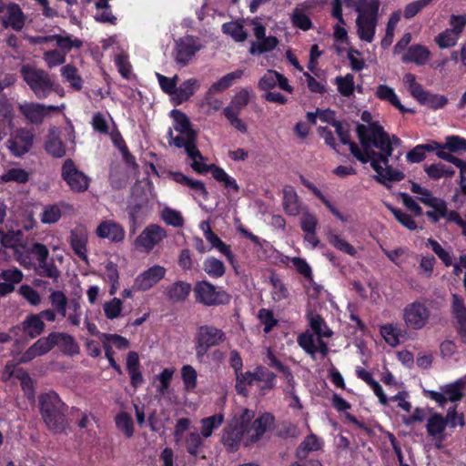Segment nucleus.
Listing matches in <instances>:
<instances>
[{
	"mask_svg": "<svg viewBox=\"0 0 466 466\" xmlns=\"http://www.w3.org/2000/svg\"><path fill=\"white\" fill-rule=\"evenodd\" d=\"M226 272L224 263L215 257L206 258V274L211 278H221Z\"/></svg>",
	"mask_w": 466,
	"mask_h": 466,
	"instance_id": "3c124183",
	"label": "nucleus"
},
{
	"mask_svg": "<svg viewBox=\"0 0 466 466\" xmlns=\"http://www.w3.org/2000/svg\"><path fill=\"white\" fill-rule=\"evenodd\" d=\"M70 246L74 253L83 261L87 262V235L83 229L70 231Z\"/></svg>",
	"mask_w": 466,
	"mask_h": 466,
	"instance_id": "412c9836",
	"label": "nucleus"
},
{
	"mask_svg": "<svg viewBox=\"0 0 466 466\" xmlns=\"http://www.w3.org/2000/svg\"><path fill=\"white\" fill-rule=\"evenodd\" d=\"M166 237V230L162 227L157 224H151L141 232L135 243L137 247L150 251Z\"/></svg>",
	"mask_w": 466,
	"mask_h": 466,
	"instance_id": "4468645a",
	"label": "nucleus"
},
{
	"mask_svg": "<svg viewBox=\"0 0 466 466\" xmlns=\"http://www.w3.org/2000/svg\"><path fill=\"white\" fill-rule=\"evenodd\" d=\"M333 127L340 142L344 145H349L350 153L361 163H370L371 165L372 156H370V149L364 148L363 150L354 142L350 141V136L340 122H334Z\"/></svg>",
	"mask_w": 466,
	"mask_h": 466,
	"instance_id": "2eb2a0df",
	"label": "nucleus"
},
{
	"mask_svg": "<svg viewBox=\"0 0 466 466\" xmlns=\"http://www.w3.org/2000/svg\"><path fill=\"white\" fill-rule=\"evenodd\" d=\"M349 6L358 12L357 34L360 40L371 43L374 40L378 24L380 0H346Z\"/></svg>",
	"mask_w": 466,
	"mask_h": 466,
	"instance_id": "39448f33",
	"label": "nucleus"
},
{
	"mask_svg": "<svg viewBox=\"0 0 466 466\" xmlns=\"http://www.w3.org/2000/svg\"><path fill=\"white\" fill-rule=\"evenodd\" d=\"M440 147L441 145L437 142L418 145L407 153L406 158L410 163H420L426 157V151L431 152Z\"/></svg>",
	"mask_w": 466,
	"mask_h": 466,
	"instance_id": "e433bc0d",
	"label": "nucleus"
},
{
	"mask_svg": "<svg viewBox=\"0 0 466 466\" xmlns=\"http://www.w3.org/2000/svg\"><path fill=\"white\" fill-rule=\"evenodd\" d=\"M270 281L272 284V299L277 302L287 299L289 293L286 285L278 278H271Z\"/></svg>",
	"mask_w": 466,
	"mask_h": 466,
	"instance_id": "13d9d810",
	"label": "nucleus"
},
{
	"mask_svg": "<svg viewBox=\"0 0 466 466\" xmlns=\"http://www.w3.org/2000/svg\"><path fill=\"white\" fill-rule=\"evenodd\" d=\"M225 34L230 35L236 42H243L247 39L248 34L238 22H229L222 25Z\"/></svg>",
	"mask_w": 466,
	"mask_h": 466,
	"instance_id": "09e8293b",
	"label": "nucleus"
},
{
	"mask_svg": "<svg viewBox=\"0 0 466 466\" xmlns=\"http://www.w3.org/2000/svg\"><path fill=\"white\" fill-rule=\"evenodd\" d=\"M459 37L460 35L451 29H446L435 38V41L441 48H448L454 46Z\"/></svg>",
	"mask_w": 466,
	"mask_h": 466,
	"instance_id": "680f3d73",
	"label": "nucleus"
},
{
	"mask_svg": "<svg viewBox=\"0 0 466 466\" xmlns=\"http://www.w3.org/2000/svg\"><path fill=\"white\" fill-rule=\"evenodd\" d=\"M19 111L30 124L40 125L45 117L51 113L58 112L59 107L57 106H46L40 103L30 102L19 105Z\"/></svg>",
	"mask_w": 466,
	"mask_h": 466,
	"instance_id": "9b49d317",
	"label": "nucleus"
},
{
	"mask_svg": "<svg viewBox=\"0 0 466 466\" xmlns=\"http://www.w3.org/2000/svg\"><path fill=\"white\" fill-rule=\"evenodd\" d=\"M440 148H447L452 152L466 151V139L458 136H449L445 138V144L441 145Z\"/></svg>",
	"mask_w": 466,
	"mask_h": 466,
	"instance_id": "774afa93",
	"label": "nucleus"
},
{
	"mask_svg": "<svg viewBox=\"0 0 466 466\" xmlns=\"http://www.w3.org/2000/svg\"><path fill=\"white\" fill-rule=\"evenodd\" d=\"M360 118L362 123L357 125L356 132L361 146L370 149L372 156L371 167L376 172L374 179L383 185L402 180L404 173L389 165L393 147L400 146V139L396 136L390 137L369 111H363Z\"/></svg>",
	"mask_w": 466,
	"mask_h": 466,
	"instance_id": "f257e3e1",
	"label": "nucleus"
},
{
	"mask_svg": "<svg viewBox=\"0 0 466 466\" xmlns=\"http://www.w3.org/2000/svg\"><path fill=\"white\" fill-rule=\"evenodd\" d=\"M5 9L6 15L2 17V25L5 28L11 27L15 31H21L25 24V15L20 5L16 3H9Z\"/></svg>",
	"mask_w": 466,
	"mask_h": 466,
	"instance_id": "6ab92c4d",
	"label": "nucleus"
},
{
	"mask_svg": "<svg viewBox=\"0 0 466 466\" xmlns=\"http://www.w3.org/2000/svg\"><path fill=\"white\" fill-rule=\"evenodd\" d=\"M279 44L275 36H267L258 41H253L250 44L249 53L251 55L263 54L273 50Z\"/></svg>",
	"mask_w": 466,
	"mask_h": 466,
	"instance_id": "58836bf2",
	"label": "nucleus"
},
{
	"mask_svg": "<svg viewBox=\"0 0 466 466\" xmlns=\"http://www.w3.org/2000/svg\"><path fill=\"white\" fill-rule=\"evenodd\" d=\"M258 87L264 91H270L279 86L280 89L292 93L293 87L289 84V80L280 73L275 70H268L265 75L258 80Z\"/></svg>",
	"mask_w": 466,
	"mask_h": 466,
	"instance_id": "a211bd4d",
	"label": "nucleus"
},
{
	"mask_svg": "<svg viewBox=\"0 0 466 466\" xmlns=\"http://www.w3.org/2000/svg\"><path fill=\"white\" fill-rule=\"evenodd\" d=\"M400 16H401L400 11H396L390 15V17L388 21V24H387L386 36L381 41L382 46H388L390 45V43L392 41V37L394 35L395 28L400 19Z\"/></svg>",
	"mask_w": 466,
	"mask_h": 466,
	"instance_id": "052dcab7",
	"label": "nucleus"
},
{
	"mask_svg": "<svg viewBox=\"0 0 466 466\" xmlns=\"http://www.w3.org/2000/svg\"><path fill=\"white\" fill-rule=\"evenodd\" d=\"M206 240L209 245V249H215L221 255H224L228 261L233 262L234 255L231 251L230 246L227 245L221 238L216 235L210 228H206Z\"/></svg>",
	"mask_w": 466,
	"mask_h": 466,
	"instance_id": "7c9ffc66",
	"label": "nucleus"
},
{
	"mask_svg": "<svg viewBox=\"0 0 466 466\" xmlns=\"http://www.w3.org/2000/svg\"><path fill=\"white\" fill-rule=\"evenodd\" d=\"M123 302L120 299L114 298L104 304V312L107 319H114L120 316Z\"/></svg>",
	"mask_w": 466,
	"mask_h": 466,
	"instance_id": "e2e57ef3",
	"label": "nucleus"
},
{
	"mask_svg": "<svg viewBox=\"0 0 466 466\" xmlns=\"http://www.w3.org/2000/svg\"><path fill=\"white\" fill-rule=\"evenodd\" d=\"M54 339L64 354L73 356L79 353V347L73 336L54 331Z\"/></svg>",
	"mask_w": 466,
	"mask_h": 466,
	"instance_id": "2f4dec72",
	"label": "nucleus"
},
{
	"mask_svg": "<svg viewBox=\"0 0 466 466\" xmlns=\"http://www.w3.org/2000/svg\"><path fill=\"white\" fill-rule=\"evenodd\" d=\"M466 386V375L452 383L443 385L440 390H427V396L441 406L448 401L456 402L463 397V388Z\"/></svg>",
	"mask_w": 466,
	"mask_h": 466,
	"instance_id": "1a4fd4ad",
	"label": "nucleus"
},
{
	"mask_svg": "<svg viewBox=\"0 0 466 466\" xmlns=\"http://www.w3.org/2000/svg\"><path fill=\"white\" fill-rule=\"evenodd\" d=\"M34 143V135L27 128H18L7 140V148L16 157H21L31 149Z\"/></svg>",
	"mask_w": 466,
	"mask_h": 466,
	"instance_id": "9d476101",
	"label": "nucleus"
},
{
	"mask_svg": "<svg viewBox=\"0 0 466 466\" xmlns=\"http://www.w3.org/2000/svg\"><path fill=\"white\" fill-rule=\"evenodd\" d=\"M291 22L295 26L304 31L310 29L312 26V23L309 17L307 15L303 9L299 7L293 10L291 14Z\"/></svg>",
	"mask_w": 466,
	"mask_h": 466,
	"instance_id": "6e6d98bb",
	"label": "nucleus"
},
{
	"mask_svg": "<svg viewBox=\"0 0 466 466\" xmlns=\"http://www.w3.org/2000/svg\"><path fill=\"white\" fill-rule=\"evenodd\" d=\"M127 370L129 374L132 387L137 389L144 382L143 375L140 370L139 357L136 351H129L127 354Z\"/></svg>",
	"mask_w": 466,
	"mask_h": 466,
	"instance_id": "bb28decb",
	"label": "nucleus"
},
{
	"mask_svg": "<svg viewBox=\"0 0 466 466\" xmlns=\"http://www.w3.org/2000/svg\"><path fill=\"white\" fill-rule=\"evenodd\" d=\"M380 335L385 341L391 347H396L400 344V333L398 328L393 324L382 325L380 329Z\"/></svg>",
	"mask_w": 466,
	"mask_h": 466,
	"instance_id": "603ef678",
	"label": "nucleus"
},
{
	"mask_svg": "<svg viewBox=\"0 0 466 466\" xmlns=\"http://www.w3.org/2000/svg\"><path fill=\"white\" fill-rule=\"evenodd\" d=\"M283 208L289 216L293 217L302 212L301 203L292 186L288 185L283 188Z\"/></svg>",
	"mask_w": 466,
	"mask_h": 466,
	"instance_id": "393cba45",
	"label": "nucleus"
},
{
	"mask_svg": "<svg viewBox=\"0 0 466 466\" xmlns=\"http://www.w3.org/2000/svg\"><path fill=\"white\" fill-rule=\"evenodd\" d=\"M96 235L101 238H107L112 242H121L125 238V230L122 226L112 220L101 222L96 230Z\"/></svg>",
	"mask_w": 466,
	"mask_h": 466,
	"instance_id": "aec40b11",
	"label": "nucleus"
},
{
	"mask_svg": "<svg viewBox=\"0 0 466 466\" xmlns=\"http://www.w3.org/2000/svg\"><path fill=\"white\" fill-rule=\"evenodd\" d=\"M230 301V295L222 288L206 281V306L225 305Z\"/></svg>",
	"mask_w": 466,
	"mask_h": 466,
	"instance_id": "b1692460",
	"label": "nucleus"
},
{
	"mask_svg": "<svg viewBox=\"0 0 466 466\" xmlns=\"http://www.w3.org/2000/svg\"><path fill=\"white\" fill-rule=\"evenodd\" d=\"M257 383V369L251 372H240L237 375L236 390L239 394H244L246 386Z\"/></svg>",
	"mask_w": 466,
	"mask_h": 466,
	"instance_id": "864d4df0",
	"label": "nucleus"
},
{
	"mask_svg": "<svg viewBox=\"0 0 466 466\" xmlns=\"http://www.w3.org/2000/svg\"><path fill=\"white\" fill-rule=\"evenodd\" d=\"M431 318V309L422 300L408 303L402 309V320L410 329L420 330L424 329L429 324Z\"/></svg>",
	"mask_w": 466,
	"mask_h": 466,
	"instance_id": "0eeeda50",
	"label": "nucleus"
},
{
	"mask_svg": "<svg viewBox=\"0 0 466 466\" xmlns=\"http://www.w3.org/2000/svg\"><path fill=\"white\" fill-rule=\"evenodd\" d=\"M339 92L344 96H350L354 91V77L348 74L345 76L336 78Z\"/></svg>",
	"mask_w": 466,
	"mask_h": 466,
	"instance_id": "bf43d9fd",
	"label": "nucleus"
},
{
	"mask_svg": "<svg viewBox=\"0 0 466 466\" xmlns=\"http://www.w3.org/2000/svg\"><path fill=\"white\" fill-rule=\"evenodd\" d=\"M54 41L56 42V46L61 49L62 53L70 52L73 48L79 49L83 46V42L78 39H72L70 35H53Z\"/></svg>",
	"mask_w": 466,
	"mask_h": 466,
	"instance_id": "a18cd8bd",
	"label": "nucleus"
},
{
	"mask_svg": "<svg viewBox=\"0 0 466 466\" xmlns=\"http://www.w3.org/2000/svg\"><path fill=\"white\" fill-rule=\"evenodd\" d=\"M61 216L62 211L57 205H47L41 214V222L43 224H55L59 221Z\"/></svg>",
	"mask_w": 466,
	"mask_h": 466,
	"instance_id": "5fc2aeb1",
	"label": "nucleus"
},
{
	"mask_svg": "<svg viewBox=\"0 0 466 466\" xmlns=\"http://www.w3.org/2000/svg\"><path fill=\"white\" fill-rule=\"evenodd\" d=\"M46 151L54 157L60 158L66 155V147L59 137H49L45 143Z\"/></svg>",
	"mask_w": 466,
	"mask_h": 466,
	"instance_id": "8fccbe9b",
	"label": "nucleus"
},
{
	"mask_svg": "<svg viewBox=\"0 0 466 466\" xmlns=\"http://www.w3.org/2000/svg\"><path fill=\"white\" fill-rule=\"evenodd\" d=\"M61 76L70 83L71 86L76 90L82 88L83 80L77 74V69L75 66L68 64L61 68Z\"/></svg>",
	"mask_w": 466,
	"mask_h": 466,
	"instance_id": "de8ad7c7",
	"label": "nucleus"
},
{
	"mask_svg": "<svg viewBox=\"0 0 466 466\" xmlns=\"http://www.w3.org/2000/svg\"><path fill=\"white\" fill-rule=\"evenodd\" d=\"M276 376L268 369L262 366L257 367V382L262 383L260 391L265 394L268 390L275 387Z\"/></svg>",
	"mask_w": 466,
	"mask_h": 466,
	"instance_id": "37998d69",
	"label": "nucleus"
},
{
	"mask_svg": "<svg viewBox=\"0 0 466 466\" xmlns=\"http://www.w3.org/2000/svg\"><path fill=\"white\" fill-rule=\"evenodd\" d=\"M166 274V268L159 265L150 267L140 273L134 281V288L137 290L146 291L159 282Z\"/></svg>",
	"mask_w": 466,
	"mask_h": 466,
	"instance_id": "dca6fc26",
	"label": "nucleus"
},
{
	"mask_svg": "<svg viewBox=\"0 0 466 466\" xmlns=\"http://www.w3.org/2000/svg\"><path fill=\"white\" fill-rule=\"evenodd\" d=\"M323 442L314 434L307 436L303 441L299 444L296 451V456L302 460L307 457L310 451H317L322 448Z\"/></svg>",
	"mask_w": 466,
	"mask_h": 466,
	"instance_id": "c9c22d12",
	"label": "nucleus"
},
{
	"mask_svg": "<svg viewBox=\"0 0 466 466\" xmlns=\"http://www.w3.org/2000/svg\"><path fill=\"white\" fill-rule=\"evenodd\" d=\"M198 85L196 79H187L184 81L178 87L175 96H172L173 101L176 105L182 104L189 99V97L196 92Z\"/></svg>",
	"mask_w": 466,
	"mask_h": 466,
	"instance_id": "72a5a7b5",
	"label": "nucleus"
},
{
	"mask_svg": "<svg viewBox=\"0 0 466 466\" xmlns=\"http://www.w3.org/2000/svg\"><path fill=\"white\" fill-rule=\"evenodd\" d=\"M328 241L332 247H334L338 250L346 253L351 257H354L357 254L356 248L339 234H337L335 232H329L328 234Z\"/></svg>",
	"mask_w": 466,
	"mask_h": 466,
	"instance_id": "4c0bfd02",
	"label": "nucleus"
},
{
	"mask_svg": "<svg viewBox=\"0 0 466 466\" xmlns=\"http://www.w3.org/2000/svg\"><path fill=\"white\" fill-rule=\"evenodd\" d=\"M156 76L162 91L174 96L177 91L178 76H175L174 77H167L160 73H156Z\"/></svg>",
	"mask_w": 466,
	"mask_h": 466,
	"instance_id": "4d7b16f0",
	"label": "nucleus"
},
{
	"mask_svg": "<svg viewBox=\"0 0 466 466\" xmlns=\"http://www.w3.org/2000/svg\"><path fill=\"white\" fill-rule=\"evenodd\" d=\"M451 312L456 320V329L462 343L466 344V306L457 294L451 296Z\"/></svg>",
	"mask_w": 466,
	"mask_h": 466,
	"instance_id": "f3484780",
	"label": "nucleus"
},
{
	"mask_svg": "<svg viewBox=\"0 0 466 466\" xmlns=\"http://www.w3.org/2000/svg\"><path fill=\"white\" fill-rule=\"evenodd\" d=\"M191 291V285L184 281H177L167 289L166 295L173 302L184 301Z\"/></svg>",
	"mask_w": 466,
	"mask_h": 466,
	"instance_id": "473e14b6",
	"label": "nucleus"
},
{
	"mask_svg": "<svg viewBox=\"0 0 466 466\" xmlns=\"http://www.w3.org/2000/svg\"><path fill=\"white\" fill-rule=\"evenodd\" d=\"M410 190L412 193L418 195V198L424 205L436 208L438 211L443 207V201L441 198L433 197L432 193L426 187L420 186L415 182H411Z\"/></svg>",
	"mask_w": 466,
	"mask_h": 466,
	"instance_id": "c85d7f7f",
	"label": "nucleus"
},
{
	"mask_svg": "<svg viewBox=\"0 0 466 466\" xmlns=\"http://www.w3.org/2000/svg\"><path fill=\"white\" fill-rule=\"evenodd\" d=\"M44 60L49 68H53L66 62V54L57 49L46 51Z\"/></svg>",
	"mask_w": 466,
	"mask_h": 466,
	"instance_id": "0e129e2a",
	"label": "nucleus"
},
{
	"mask_svg": "<svg viewBox=\"0 0 466 466\" xmlns=\"http://www.w3.org/2000/svg\"><path fill=\"white\" fill-rule=\"evenodd\" d=\"M49 302L53 309L63 318L66 315V307L68 299L61 290H53L49 295Z\"/></svg>",
	"mask_w": 466,
	"mask_h": 466,
	"instance_id": "c03bdc74",
	"label": "nucleus"
},
{
	"mask_svg": "<svg viewBox=\"0 0 466 466\" xmlns=\"http://www.w3.org/2000/svg\"><path fill=\"white\" fill-rule=\"evenodd\" d=\"M206 173H209L224 187L238 191L239 187L236 179L230 177L222 167L214 164L206 165Z\"/></svg>",
	"mask_w": 466,
	"mask_h": 466,
	"instance_id": "a878e982",
	"label": "nucleus"
},
{
	"mask_svg": "<svg viewBox=\"0 0 466 466\" xmlns=\"http://www.w3.org/2000/svg\"><path fill=\"white\" fill-rule=\"evenodd\" d=\"M201 45L197 37L186 35L176 41L175 60L181 66H186L200 49Z\"/></svg>",
	"mask_w": 466,
	"mask_h": 466,
	"instance_id": "f8f14e48",
	"label": "nucleus"
},
{
	"mask_svg": "<svg viewBox=\"0 0 466 466\" xmlns=\"http://www.w3.org/2000/svg\"><path fill=\"white\" fill-rule=\"evenodd\" d=\"M447 426V421L440 414H433L431 416L427 422V432L434 440H437L440 443L445 439L444 430ZM437 447H441V444H437Z\"/></svg>",
	"mask_w": 466,
	"mask_h": 466,
	"instance_id": "cd10ccee",
	"label": "nucleus"
},
{
	"mask_svg": "<svg viewBox=\"0 0 466 466\" xmlns=\"http://www.w3.org/2000/svg\"><path fill=\"white\" fill-rule=\"evenodd\" d=\"M170 116L174 120L173 127L179 133L174 137L172 128L167 133L170 147L184 148L187 157L191 160L190 166L198 174H204V157L197 147L198 132L192 127L188 116L178 109H173Z\"/></svg>",
	"mask_w": 466,
	"mask_h": 466,
	"instance_id": "7ed1b4c3",
	"label": "nucleus"
},
{
	"mask_svg": "<svg viewBox=\"0 0 466 466\" xmlns=\"http://www.w3.org/2000/svg\"><path fill=\"white\" fill-rule=\"evenodd\" d=\"M253 417L252 411L243 410L234 425L226 430L222 441L230 451H236L240 444L248 447L258 442L273 423V417L268 413L251 422Z\"/></svg>",
	"mask_w": 466,
	"mask_h": 466,
	"instance_id": "f03ea898",
	"label": "nucleus"
},
{
	"mask_svg": "<svg viewBox=\"0 0 466 466\" xmlns=\"http://www.w3.org/2000/svg\"><path fill=\"white\" fill-rule=\"evenodd\" d=\"M249 100L250 92L242 88L232 97L230 104L224 109V113L239 114L248 106Z\"/></svg>",
	"mask_w": 466,
	"mask_h": 466,
	"instance_id": "f704fd0d",
	"label": "nucleus"
},
{
	"mask_svg": "<svg viewBox=\"0 0 466 466\" xmlns=\"http://www.w3.org/2000/svg\"><path fill=\"white\" fill-rule=\"evenodd\" d=\"M23 332L30 339L40 336L46 329V324L40 315L29 314L21 323Z\"/></svg>",
	"mask_w": 466,
	"mask_h": 466,
	"instance_id": "5701e85b",
	"label": "nucleus"
},
{
	"mask_svg": "<svg viewBox=\"0 0 466 466\" xmlns=\"http://www.w3.org/2000/svg\"><path fill=\"white\" fill-rule=\"evenodd\" d=\"M162 218L166 224L176 228L182 227L184 224V219L181 213L168 208L163 210Z\"/></svg>",
	"mask_w": 466,
	"mask_h": 466,
	"instance_id": "69168bd1",
	"label": "nucleus"
},
{
	"mask_svg": "<svg viewBox=\"0 0 466 466\" xmlns=\"http://www.w3.org/2000/svg\"><path fill=\"white\" fill-rule=\"evenodd\" d=\"M61 177L73 192L83 193L89 187L90 178L76 167L71 158L63 163Z\"/></svg>",
	"mask_w": 466,
	"mask_h": 466,
	"instance_id": "6e6552de",
	"label": "nucleus"
},
{
	"mask_svg": "<svg viewBox=\"0 0 466 466\" xmlns=\"http://www.w3.org/2000/svg\"><path fill=\"white\" fill-rule=\"evenodd\" d=\"M310 327L315 332V336L329 338L332 335V331L319 316H315L310 319Z\"/></svg>",
	"mask_w": 466,
	"mask_h": 466,
	"instance_id": "338daca9",
	"label": "nucleus"
},
{
	"mask_svg": "<svg viewBox=\"0 0 466 466\" xmlns=\"http://www.w3.org/2000/svg\"><path fill=\"white\" fill-rule=\"evenodd\" d=\"M374 96L380 100L390 104L392 106L398 108L400 112H412L411 109L407 108L400 103L395 90L388 85H379L374 89Z\"/></svg>",
	"mask_w": 466,
	"mask_h": 466,
	"instance_id": "4be33fe9",
	"label": "nucleus"
},
{
	"mask_svg": "<svg viewBox=\"0 0 466 466\" xmlns=\"http://www.w3.org/2000/svg\"><path fill=\"white\" fill-rule=\"evenodd\" d=\"M20 76L39 99L47 97L55 90V81L48 72L30 64L20 67Z\"/></svg>",
	"mask_w": 466,
	"mask_h": 466,
	"instance_id": "423d86ee",
	"label": "nucleus"
},
{
	"mask_svg": "<svg viewBox=\"0 0 466 466\" xmlns=\"http://www.w3.org/2000/svg\"><path fill=\"white\" fill-rule=\"evenodd\" d=\"M425 173L433 179H439L444 177H451L454 175V170L448 167L442 163L424 166Z\"/></svg>",
	"mask_w": 466,
	"mask_h": 466,
	"instance_id": "49530a36",
	"label": "nucleus"
},
{
	"mask_svg": "<svg viewBox=\"0 0 466 466\" xmlns=\"http://www.w3.org/2000/svg\"><path fill=\"white\" fill-rule=\"evenodd\" d=\"M28 180V172L18 167H12L0 176L1 183L16 182L18 184H25Z\"/></svg>",
	"mask_w": 466,
	"mask_h": 466,
	"instance_id": "ea45409f",
	"label": "nucleus"
},
{
	"mask_svg": "<svg viewBox=\"0 0 466 466\" xmlns=\"http://www.w3.org/2000/svg\"><path fill=\"white\" fill-rule=\"evenodd\" d=\"M115 422L116 428L123 432L127 439H130L134 435V422L127 412H119L115 418Z\"/></svg>",
	"mask_w": 466,
	"mask_h": 466,
	"instance_id": "79ce46f5",
	"label": "nucleus"
},
{
	"mask_svg": "<svg viewBox=\"0 0 466 466\" xmlns=\"http://www.w3.org/2000/svg\"><path fill=\"white\" fill-rule=\"evenodd\" d=\"M243 76V70H236L226 76H222L219 80L215 82L209 88V92H221L233 85V83L241 78Z\"/></svg>",
	"mask_w": 466,
	"mask_h": 466,
	"instance_id": "a19ab883",
	"label": "nucleus"
},
{
	"mask_svg": "<svg viewBox=\"0 0 466 466\" xmlns=\"http://www.w3.org/2000/svg\"><path fill=\"white\" fill-rule=\"evenodd\" d=\"M56 346V340L54 339V332L46 337L39 338L33 345H31L20 358V362L27 363L37 357L44 356Z\"/></svg>",
	"mask_w": 466,
	"mask_h": 466,
	"instance_id": "ddd939ff",
	"label": "nucleus"
},
{
	"mask_svg": "<svg viewBox=\"0 0 466 466\" xmlns=\"http://www.w3.org/2000/svg\"><path fill=\"white\" fill-rule=\"evenodd\" d=\"M431 52L421 45H414L408 48L402 56L403 62L414 63L418 66L425 65L430 59Z\"/></svg>",
	"mask_w": 466,
	"mask_h": 466,
	"instance_id": "c756f323",
	"label": "nucleus"
},
{
	"mask_svg": "<svg viewBox=\"0 0 466 466\" xmlns=\"http://www.w3.org/2000/svg\"><path fill=\"white\" fill-rule=\"evenodd\" d=\"M41 417L46 428L54 433H61L68 427V406L59 395L50 390L38 396Z\"/></svg>",
	"mask_w": 466,
	"mask_h": 466,
	"instance_id": "20e7f679",
	"label": "nucleus"
}]
</instances>
